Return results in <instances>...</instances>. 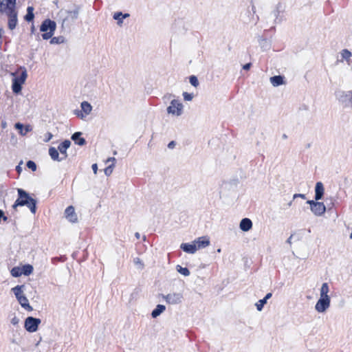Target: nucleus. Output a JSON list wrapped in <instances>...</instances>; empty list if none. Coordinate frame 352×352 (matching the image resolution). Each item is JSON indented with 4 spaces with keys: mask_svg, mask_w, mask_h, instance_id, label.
Segmentation results:
<instances>
[{
    "mask_svg": "<svg viewBox=\"0 0 352 352\" xmlns=\"http://www.w3.org/2000/svg\"><path fill=\"white\" fill-rule=\"evenodd\" d=\"M18 198L12 206L14 209L18 206H27L32 214L36 212V201L33 199L30 195L21 188L17 189Z\"/></svg>",
    "mask_w": 352,
    "mask_h": 352,
    "instance_id": "nucleus-1",
    "label": "nucleus"
},
{
    "mask_svg": "<svg viewBox=\"0 0 352 352\" xmlns=\"http://www.w3.org/2000/svg\"><path fill=\"white\" fill-rule=\"evenodd\" d=\"M56 29V23L51 19L44 20L40 27V31L43 32L41 35L43 39L48 40L52 37Z\"/></svg>",
    "mask_w": 352,
    "mask_h": 352,
    "instance_id": "nucleus-2",
    "label": "nucleus"
},
{
    "mask_svg": "<svg viewBox=\"0 0 352 352\" xmlns=\"http://www.w3.org/2000/svg\"><path fill=\"white\" fill-rule=\"evenodd\" d=\"M336 98L343 108L352 109V89L338 91Z\"/></svg>",
    "mask_w": 352,
    "mask_h": 352,
    "instance_id": "nucleus-3",
    "label": "nucleus"
},
{
    "mask_svg": "<svg viewBox=\"0 0 352 352\" xmlns=\"http://www.w3.org/2000/svg\"><path fill=\"white\" fill-rule=\"evenodd\" d=\"M167 113L175 116H180L184 112L183 104L177 99H173L166 109Z\"/></svg>",
    "mask_w": 352,
    "mask_h": 352,
    "instance_id": "nucleus-4",
    "label": "nucleus"
},
{
    "mask_svg": "<svg viewBox=\"0 0 352 352\" xmlns=\"http://www.w3.org/2000/svg\"><path fill=\"white\" fill-rule=\"evenodd\" d=\"M27 76V72L24 69L19 76L14 77L12 79V89L14 94H19L21 92L22 85L25 82Z\"/></svg>",
    "mask_w": 352,
    "mask_h": 352,
    "instance_id": "nucleus-5",
    "label": "nucleus"
},
{
    "mask_svg": "<svg viewBox=\"0 0 352 352\" xmlns=\"http://www.w3.org/2000/svg\"><path fill=\"white\" fill-rule=\"evenodd\" d=\"M41 322L39 318L29 316L25 320L24 327L28 332L33 333L37 331Z\"/></svg>",
    "mask_w": 352,
    "mask_h": 352,
    "instance_id": "nucleus-6",
    "label": "nucleus"
},
{
    "mask_svg": "<svg viewBox=\"0 0 352 352\" xmlns=\"http://www.w3.org/2000/svg\"><path fill=\"white\" fill-rule=\"evenodd\" d=\"M164 300L168 304L176 305L182 302L184 298L182 293H171L162 296Z\"/></svg>",
    "mask_w": 352,
    "mask_h": 352,
    "instance_id": "nucleus-7",
    "label": "nucleus"
},
{
    "mask_svg": "<svg viewBox=\"0 0 352 352\" xmlns=\"http://www.w3.org/2000/svg\"><path fill=\"white\" fill-rule=\"evenodd\" d=\"M16 0H0V11L7 13L15 10Z\"/></svg>",
    "mask_w": 352,
    "mask_h": 352,
    "instance_id": "nucleus-8",
    "label": "nucleus"
},
{
    "mask_svg": "<svg viewBox=\"0 0 352 352\" xmlns=\"http://www.w3.org/2000/svg\"><path fill=\"white\" fill-rule=\"evenodd\" d=\"M330 306V298H320L315 309L319 313L324 312Z\"/></svg>",
    "mask_w": 352,
    "mask_h": 352,
    "instance_id": "nucleus-9",
    "label": "nucleus"
},
{
    "mask_svg": "<svg viewBox=\"0 0 352 352\" xmlns=\"http://www.w3.org/2000/svg\"><path fill=\"white\" fill-rule=\"evenodd\" d=\"M8 17V28L10 30H14L17 25V12L14 10L6 13Z\"/></svg>",
    "mask_w": 352,
    "mask_h": 352,
    "instance_id": "nucleus-10",
    "label": "nucleus"
},
{
    "mask_svg": "<svg viewBox=\"0 0 352 352\" xmlns=\"http://www.w3.org/2000/svg\"><path fill=\"white\" fill-rule=\"evenodd\" d=\"M65 215L66 219L71 223H76L78 221V217L75 212V209L72 206H68L65 210Z\"/></svg>",
    "mask_w": 352,
    "mask_h": 352,
    "instance_id": "nucleus-11",
    "label": "nucleus"
},
{
    "mask_svg": "<svg viewBox=\"0 0 352 352\" xmlns=\"http://www.w3.org/2000/svg\"><path fill=\"white\" fill-rule=\"evenodd\" d=\"M340 58H338L337 62L338 63H343L344 61H346L348 65H350L351 64V56L352 53L344 49L340 52Z\"/></svg>",
    "mask_w": 352,
    "mask_h": 352,
    "instance_id": "nucleus-12",
    "label": "nucleus"
},
{
    "mask_svg": "<svg viewBox=\"0 0 352 352\" xmlns=\"http://www.w3.org/2000/svg\"><path fill=\"white\" fill-rule=\"evenodd\" d=\"M71 142L68 140H65L58 146V151L60 152L62 159L64 160L67 157V150L70 146Z\"/></svg>",
    "mask_w": 352,
    "mask_h": 352,
    "instance_id": "nucleus-13",
    "label": "nucleus"
},
{
    "mask_svg": "<svg viewBox=\"0 0 352 352\" xmlns=\"http://www.w3.org/2000/svg\"><path fill=\"white\" fill-rule=\"evenodd\" d=\"M311 212L316 216H322L326 211V207L322 202L318 201L312 208Z\"/></svg>",
    "mask_w": 352,
    "mask_h": 352,
    "instance_id": "nucleus-14",
    "label": "nucleus"
},
{
    "mask_svg": "<svg viewBox=\"0 0 352 352\" xmlns=\"http://www.w3.org/2000/svg\"><path fill=\"white\" fill-rule=\"evenodd\" d=\"M193 242L196 245L197 250L206 248L210 245V240L207 236L199 237Z\"/></svg>",
    "mask_w": 352,
    "mask_h": 352,
    "instance_id": "nucleus-15",
    "label": "nucleus"
},
{
    "mask_svg": "<svg viewBox=\"0 0 352 352\" xmlns=\"http://www.w3.org/2000/svg\"><path fill=\"white\" fill-rule=\"evenodd\" d=\"M324 186L321 182L316 183L315 186V199L316 201L320 200L324 195Z\"/></svg>",
    "mask_w": 352,
    "mask_h": 352,
    "instance_id": "nucleus-16",
    "label": "nucleus"
},
{
    "mask_svg": "<svg viewBox=\"0 0 352 352\" xmlns=\"http://www.w3.org/2000/svg\"><path fill=\"white\" fill-rule=\"evenodd\" d=\"M240 229L243 232H248L252 228V222L248 218H243L239 224Z\"/></svg>",
    "mask_w": 352,
    "mask_h": 352,
    "instance_id": "nucleus-17",
    "label": "nucleus"
},
{
    "mask_svg": "<svg viewBox=\"0 0 352 352\" xmlns=\"http://www.w3.org/2000/svg\"><path fill=\"white\" fill-rule=\"evenodd\" d=\"M180 248L183 251L189 254H195L197 250L194 242L192 243H182Z\"/></svg>",
    "mask_w": 352,
    "mask_h": 352,
    "instance_id": "nucleus-18",
    "label": "nucleus"
},
{
    "mask_svg": "<svg viewBox=\"0 0 352 352\" xmlns=\"http://www.w3.org/2000/svg\"><path fill=\"white\" fill-rule=\"evenodd\" d=\"M81 132H75L71 137L72 140L75 142V144L79 146H83L86 144V140L85 138H81Z\"/></svg>",
    "mask_w": 352,
    "mask_h": 352,
    "instance_id": "nucleus-19",
    "label": "nucleus"
},
{
    "mask_svg": "<svg viewBox=\"0 0 352 352\" xmlns=\"http://www.w3.org/2000/svg\"><path fill=\"white\" fill-rule=\"evenodd\" d=\"M14 127L16 129L19 131V133L23 136L25 135L29 131L32 130V128L30 125H27L24 127L23 124L20 122L16 123Z\"/></svg>",
    "mask_w": 352,
    "mask_h": 352,
    "instance_id": "nucleus-20",
    "label": "nucleus"
},
{
    "mask_svg": "<svg viewBox=\"0 0 352 352\" xmlns=\"http://www.w3.org/2000/svg\"><path fill=\"white\" fill-rule=\"evenodd\" d=\"M67 16L64 19L63 23L67 21L71 20L72 21H74L78 17L79 9L76 8L72 11H67Z\"/></svg>",
    "mask_w": 352,
    "mask_h": 352,
    "instance_id": "nucleus-21",
    "label": "nucleus"
},
{
    "mask_svg": "<svg viewBox=\"0 0 352 352\" xmlns=\"http://www.w3.org/2000/svg\"><path fill=\"white\" fill-rule=\"evenodd\" d=\"M270 81L274 87H278L285 84L284 77L280 75L271 77Z\"/></svg>",
    "mask_w": 352,
    "mask_h": 352,
    "instance_id": "nucleus-22",
    "label": "nucleus"
},
{
    "mask_svg": "<svg viewBox=\"0 0 352 352\" xmlns=\"http://www.w3.org/2000/svg\"><path fill=\"white\" fill-rule=\"evenodd\" d=\"M17 300L23 308L28 311H32L33 308L30 305L29 300L25 296L19 298Z\"/></svg>",
    "mask_w": 352,
    "mask_h": 352,
    "instance_id": "nucleus-23",
    "label": "nucleus"
},
{
    "mask_svg": "<svg viewBox=\"0 0 352 352\" xmlns=\"http://www.w3.org/2000/svg\"><path fill=\"white\" fill-rule=\"evenodd\" d=\"M49 155L54 161L61 162L63 160L62 157L59 156L58 150L54 147L49 148Z\"/></svg>",
    "mask_w": 352,
    "mask_h": 352,
    "instance_id": "nucleus-24",
    "label": "nucleus"
},
{
    "mask_svg": "<svg viewBox=\"0 0 352 352\" xmlns=\"http://www.w3.org/2000/svg\"><path fill=\"white\" fill-rule=\"evenodd\" d=\"M24 288H25V285H16V287H14L12 289V291L14 293L16 299H19V298L25 296L23 294Z\"/></svg>",
    "mask_w": 352,
    "mask_h": 352,
    "instance_id": "nucleus-25",
    "label": "nucleus"
},
{
    "mask_svg": "<svg viewBox=\"0 0 352 352\" xmlns=\"http://www.w3.org/2000/svg\"><path fill=\"white\" fill-rule=\"evenodd\" d=\"M166 309V307L163 305H157L156 307L152 311L151 316L153 318H156L161 314H162Z\"/></svg>",
    "mask_w": 352,
    "mask_h": 352,
    "instance_id": "nucleus-26",
    "label": "nucleus"
},
{
    "mask_svg": "<svg viewBox=\"0 0 352 352\" xmlns=\"http://www.w3.org/2000/svg\"><path fill=\"white\" fill-rule=\"evenodd\" d=\"M329 292V285L327 283H324L320 288V298H330L328 296V293Z\"/></svg>",
    "mask_w": 352,
    "mask_h": 352,
    "instance_id": "nucleus-27",
    "label": "nucleus"
},
{
    "mask_svg": "<svg viewBox=\"0 0 352 352\" xmlns=\"http://www.w3.org/2000/svg\"><path fill=\"white\" fill-rule=\"evenodd\" d=\"M82 111L85 113V115H89L91 110L92 107L91 105L87 101H84L80 104Z\"/></svg>",
    "mask_w": 352,
    "mask_h": 352,
    "instance_id": "nucleus-28",
    "label": "nucleus"
},
{
    "mask_svg": "<svg viewBox=\"0 0 352 352\" xmlns=\"http://www.w3.org/2000/svg\"><path fill=\"white\" fill-rule=\"evenodd\" d=\"M34 8L32 6H29L27 8V14L25 16V20L30 22L34 19Z\"/></svg>",
    "mask_w": 352,
    "mask_h": 352,
    "instance_id": "nucleus-29",
    "label": "nucleus"
},
{
    "mask_svg": "<svg viewBox=\"0 0 352 352\" xmlns=\"http://www.w3.org/2000/svg\"><path fill=\"white\" fill-rule=\"evenodd\" d=\"M22 273L25 276H28L33 272V267L30 264L24 265L22 267Z\"/></svg>",
    "mask_w": 352,
    "mask_h": 352,
    "instance_id": "nucleus-30",
    "label": "nucleus"
},
{
    "mask_svg": "<svg viewBox=\"0 0 352 352\" xmlns=\"http://www.w3.org/2000/svg\"><path fill=\"white\" fill-rule=\"evenodd\" d=\"M11 275L14 277H19L21 276L22 273V269L19 267H14L10 271Z\"/></svg>",
    "mask_w": 352,
    "mask_h": 352,
    "instance_id": "nucleus-31",
    "label": "nucleus"
},
{
    "mask_svg": "<svg viewBox=\"0 0 352 352\" xmlns=\"http://www.w3.org/2000/svg\"><path fill=\"white\" fill-rule=\"evenodd\" d=\"M177 271L181 274L188 276L190 275V271L187 267H182L181 265H177L176 267Z\"/></svg>",
    "mask_w": 352,
    "mask_h": 352,
    "instance_id": "nucleus-32",
    "label": "nucleus"
},
{
    "mask_svg": "<svg viewBox=\"0 0 352 352\" xmlns=\"http://www.w3.org/2000/svg\"><path fill=\"white\" fill-rule=\"evenodd\" d=\"M50 43L51 44H60L65 42V38L63 36H57V37H52L50 38Z\"/></svg>",
    "mask_w": 352,
    "mask_h": 352,
    "instance_id": "nucleus-33",
    "label": "nucleus"
},
{
    "mask_svg": "<svg viewBox=\"0 0 352 352\" xmlns=\"http://www.w3.org/2000/svg\"><path fill=\"white\" fill-rule=\"evenodd\" d=\"M267 303V302L265 301V300H264L263 298V299H261L259 300L256 303V309L258 311H262L264 305Z\"/></svg>",
    "mask_w": 352,
    "mask_h": 352,
    "instance_id": "nucleus-34",
    "label": "nucleus"
},
{
    "mask_svg": "<svg viewBox=\"0 0 352 352\" xmlns=\"http://www.w3.org/2000/svg\"><path fill=\"white\" fill-rule=\"evenodd\" d=\"M130 15L128 13L122 14L121 12H116L113 14V19L115 20H119V17L122 16V19H126L129 17Z\"/></svg>",
    "mask_w": 352,
    "mask_h": 352,
    "instance_id": "nucleus-35",
    "label": "nucleus"
},
{
    "mask_svg": "<svg viewBox=\"0 0 352 352\" xmlns=\"http://www.w3.org/2000/svg\"><path fill=\"white\" fill-rule=\"evenodd\" d=\"M189 82L195 87H197L199 86V80L195 76H190L189 78Z\"/></svg>",
    "mask_w": 352,
    "mask_h": 352,
    "instance_id": "nucleus-36",
    "label": "nucleus"
},
{
    "mask_svg": "<svg viewBox=\"0 0 352 352\" xmlns=\"http://www.w3.org/2000/svg\"><path fill=\"white\" fill-rule=\"evenodd\" d=\"M184 99L186 101H191L194 97V95L192 94H189L188 92H184L183 93Z\"/></svg>",
    "mask_w": 352,
    "mask_h": 352,
    "instance_id": "nucleus-37",
    "label": "nucleus"
},
{
    "mask_svg": "<svg viewBox=\"0 0 352 352\" xmlns=\"http://www.w3.org/2000/svg\"><path fill=\"white\" fill-rule=\"evenodd\" d=\"M114 166V164H111V165H109V166H107L104 170V174L107 175V176H109L112 172H113V168Z\"/></svg>",
    "mask_w": 352,
    "mask_h": 352,
    "instance_id": "nucleus-38",
    "label": "nucleus"
},
{
    "mask_svg": "<svg viewBox=\"0 0 352 352\" xmlns=\"http://www.w3.org/2000/svg\"><path fill=\"white\" fill-rule=\"evenodd\" d=\"M27 166L28 168L31 169L32 170L34 171L36 169V165L33 161H28L27 162Z\"/></svg>",
    "mask_w": 352,
    "mask_h": 352,
    "instance_id": "nucleus-39",
    "label": "nucleus"
},
{
    "mask_svg": "<svg viewBox=\"0 0 352 352\" xmlns=\"http://www.w3.org/2000/svg\"><path fill=\"white\" fill-rule=\"evenodd\" d=\"M133 263L136 265H140V268H143V267H144V264L142 263V262L140 258H138V257L135 258L133 259Z\"/></svg>",
    "mask_w": 352,
    "mask_h": 352,
    "instance_id": "nucleus-40",
    "label": "nucleus"
},
{
    "mask_svg": "<svg viewBox=\"0 0 352 352\" xmlns=\"http://www.w3.org/2000/svg\"><path fill=\"white\" fill-rule=\"evenodd\" d=\"M19 322V319L16 317V316H14L13 318H12L11 320V323L13 324V325H16L18 324Z\"/></svg>",
    "mask_w": 352,
    "mask_h": 352,
    "instance_id": "nucleus-41",
    "label": "nucleus"
},
{
    "mask_svg": "<svg viewBox=\"0 0 352 352\" xmlns=\"http://www.w3.org/2000/svg\"><path fill=\"white\" fill-rule=\"evenodd\" d=\"M297 197H300L303 199H305L306 198L305 195H304V194H294L293 196V199H295Z\"/></svg>",
    "mask_w": 352,
    "mask_h": 352,
    "instance_id": "nucleus-42",
    "label": "nucleus"
},
{
    "mask_svg": "<svg viewBox=\"0 0 352 352\" xmlns=\"http://www.w3.org/2000/svg\"><path fill=\"white\" fill-rule=\"evenodd\" d=\"M175 145H176L175 142V141H171V142H170L168 143V148H170V149H173V148H175Z\"/></svg>",
    "mask_w": 352,
    "mask_h": 352,
    "instance_id": "nucleus-43",
    "label": "nucleus"
},
{
    "mask_svg": "<svg viewBox=\"0 0 352 352\" xmlns=\"http://www.w3.org/2000/svg\"><path fill=\"white\" fill-rule=\"evenodd\" d=\"M46 136L47 137H46V139H45V141L47 142L50 141L52 138L53 135L51 133H47L46 134Z\"/></svg>",
    "mask_w": 352,
    "mask_h": 352,
    "instance_id": "nucleus-44",
    "label": "nucleus"
},
{
    "mask_svg": "<svg viewBox=\"0 0 352 352\" xmlns=\"http://www.w3.org/2000/svg\"><path fill=\"white\" fill-rule=\"evenodd\" d=\"M91 168H92V170H93L94 174H96L97 173V170H98V166H97V164H92Z\"/></svg>",
    "mask_w": 352,
    "mask_h": 352,
    "instance_id": "nucleus-45",
    "label": "nucleus"
},
{
    "mask_svg": "<svg viewBox=\"0 0 352 352\" xmlns=\"http://www.w3.org/2000/svg\"><path fill=\"white\" fill-rule=\"evenodd\" d=\"M318 201H314V200H309L307 201V204L310 205L311 208H312V206H314Z\"/></svg>",
    "mask_w": 352,
    "mask_h": 352,
    "instance_id": "nucleus-46",
    "label": "nucleus"
},
{
    "mask_svg": "<svg viewBox=\"0 0 352 352\" xmlns=\"http://www.w3.org/2000/svg\"><path fill=\"white\" fill-rule=\"evenodd\" d=\"M116 158L115 157H109L107 161H106V163H109V162H112V164H114V162H116Z\"/></svg>",
    "mask_w": 352,
    "mask_h": 352,
    "instance_id": "nucleus-47",
    "label": "nucleus"
},
{
    "mask_svg": "<svg viewBox=\"0 0 352 352\" xmlns=\"http://www.w3.org/2000/svg\"><path fill=\"white\" fill-rule=\"evenodd\" d=\"M272 293H267L265 296L264 297V300L267 302L268 299H270L272 297Z\"/></svg>",
    "mask_w": 352,
    "mask_h": 352,
    "instance_id": "nucleus-48",
    "label": "nucleus"
},
{
    "mask_svg": "<svg viewBox=\"0 0 352 352\" xmlns=\"http://www.w3.org/2000/svg\"><path fill=\"white\" fill-rule=\"evenodd\" d=\"M250 67H251V63H247L243 65V68L245 70H248L250 68Z\"/></svg>",
    "mask_w": 352,
    "mask_h": 352,
    "instance_id": "nucleus-49",
    "label": "nucleus"
},
{
    "mask_svg": "<svg viewBox=\"0 0 352 352\" xmlns=\"http://www.w3.org/2000/svg\"><path fill=\"white\" fill-rule=\"evenodd\" d=\"M117 21H118V25L120 26L122 24V16L119 17V20H117Z\"/></svg>",
    "mask_w": 352,
    "mask_h": 352,
    "instance_id": "nucleus-50",
    "label": "nucleus"
},
{
    "mask_svg": "<svg viewBox=\"0 0 352 352\" xmlns=\"http://www.w3.org/2000/svg\"><path fill=\"white\" fill-rule=\"evenodd\" d=\"M293 235H291L287 240V243L289 244H292V239Z\"/></svg>",
    "mask_w": 352,
    "mask_h": 352,
    "instance_id": "nucleus-51",
    "label": "nucleus"
},
{
    "mask_svg": "<svg viewBox=\"0 0 352 352\" xmlns=\"http://www.w3.org/2000/svg\"><path fill=\"white\" fill-rule=\"evenodd\" d=\"M273 14L274 16L277 17L278 15L279 14V11L278 10H275L273 12Z\"/></svg>",
    "mask_w": 352,
    "mask_h": 352,
    "instance_id": "nucleus-52",
    "label": "nucleus"
},
{
    "mask_svg": "<svg viewBox=\"0 0 352 352\" xmlns=\"http://www.w3.org/2000/svg\"><path fill=\"white\" fill-rule=\"evenodd\" d=\"M252 11L254 14L256 13V6L254 5L252 6Z\"/></svg>",
    "mask_w": 352,
    "mask_h": 352,
    "instance_id": "nucleus-53",
    "label": "nucleus"
},
{
    "mask_svg": "<svg viewBox=\"0 0 352 352\" xmlns=\"http://www.w3.org/2000/svg\"><path fill=\"white\" fill-rule=\"evenodd\" d=\"M135 236L136 239H139L140 238V234L139 232H135Z\"/></svg>",
    "mask_w": 352,
    "mask_h": 352,
    "instance_id": "nucleus-54",
    "label": "nucleus"
},
{
    "mask_svg": "<svg viewBox=\"0 0 352 352\" xmlns=\"http://www.w3.org/2000/svg\"><path fill=\"white\" fill-rule=\"evenodd\" d=\"M76 115L78 116V117H80L81 118H84V116L82 113H77Z\"/></svg>",
    "mask_w": 352,
    "mask_h": 352,
    "instance_id": "nucleus-55",
    "label": "nucleus"
},
{
    "mask_svg": "<svg viewBox=\"0 0 352 352\" xmlns=\"http://www.w3.org/2000/svg\"><path fill=\"white\" fill-rule=\"evenodd\" d=\"M2 128L5 129L7 126V124L6 122H3L1 124Z\"/></svg>",
    "mask_w": 352,
    "mask_h": 352,
    "instance_id": "nucleus-56",
    "label": "nucleus"
},
{
    "mask_svg": "<svg viewBox=\"0 0 352 352\" xmlns=\"http://www.w3.org/2000/svg\"><path fill=\"white\" fill-rule=\"evenodd\" d=\"M16 170L20 173L21 171V168L20 167V166H17L16 168Z\"/></svg>",
    "mask_w": 352,
    "mask_h": 352,
    "instance_id": "nucleus-57",
    "label": "nucleus"
},
{
    "mask_svg": "<svg viewBox=\"0 0 352 352\" xmlns=\"http://www.w3.org/2000/svg\"><path fill=\"white\" fill-rule=\"evenodd\" d=\"M2 218H3V221H7V219H8V217H6L4 214H3V217H2Z\"/></svg>",
    "mask_w": 352,
    "mask_h": 352,
    "instance_id": "nucleus-58",
    "label": "nucleus"
},
{
    "mask_svg": "<svg viewBox=\"0 0 352 352\" xmlns=\"http://www.w3.org/2000/svg\"><path fill=\"white\" fill-rule=\"evenodd\" d=\"M292 204V201H291L290 202L288 203V206H291Z\"/></svg>",
    "mask_w": 352,
    "mask_h": 352,
    "instance_id": "nucleus-59",
    "label": "nucleus"
},
{
    "mask_svg": "<svg viewBox=\"0 0 352 352\" xmlns=\"http://www.w3.org/2000/svg\"><path fill=\"white\" fill-rule=\"evenodd\" d=\"M349 237H350V239H352V232L351 233V234H350V236H349Z\"/></svg>",
    "mask_w": 352,
    "mask_h": 352,
    "instance_id": "nucleus-60",
    "label": "nucleus"
},
{
    "mask_svg": "<svg viewBox=\"0 0 352 352\" xmlns=\"http://www.w3.org/2000/svg\"><path fill=\"white\" fill-rule=\"evenodd\" d=\"M34 26H32V32L34 31Z\"/></svg>",
    "mask_w": 352,
    "mask_h": 352,
    "instance_id": "nucleus-61",
    "label": "nucleus"
},
{
    "mask_svg": "<svg viewBox=\"0 0 352 352\" xmlns=\"http://www.w3.org/2000/svg\"><path fill=\"white\" fill-rule=\"evenodd\" d=\"M116 154H117V151H114L113 155H116Z\"/></svg>",
    "mask_w": 352,
    "mask_h": 352,
    "instance_id": "nucleus-62",
    "label": "nucleus"
},
{
    "mask_svg": "<svg viewBox=\"0 0 352 352\" xmlns=\"http://www.w3.org/2000/svg\"><path fill=\"white\" fill-rule=\"evenodd\" d=\"M143 239H144V241L146 240V236H143Z\"/></svg>",
    "mask_w": 352,
    "mask_h": 352,
    "instance_id": "nucleus-63",
    "label": "nucleus"
},
{
    "mask_svg": "<svg viewBox=\"0 0 352 352\" xmlns=\"http://www.w3.org/2000/svg\"><path fill=\"white\" fill-rule=\"evenodd\" d=\"M217 252H221V249H218V250H217Z\"/></svg>",
    "mask_w": 352,
    "mask_h": 352,
    "instance_id": "nucleus-64",
    "label": "nucleus"
}]
</instances>
